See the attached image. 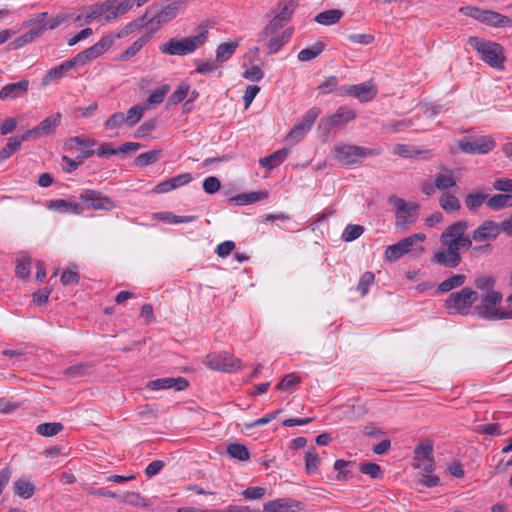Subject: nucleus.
Listing matches in <instances>:
<instances>
[{"instance_id": "59", "label": "nucleus", "mask_w": 512, "mask_h": 512, "mask_svg": "<svg viewBox=\"0 0 512 512\" xmlns=\"http://www.w3.org/2000/svg\"><path fill=\"white\" fill-rule=\"evenodd\" d=\"M456 185V181L451 174H439L435 178V187L439 190H446Z\"/></svg>"}, {"instance_id": "42", "label": "nucleus", "mask_w": 512, "mask_h": 512, "mask_svg": "<svg viewBox=\"0 0 512 512\" xmlns=\"http://www.w3.org/2000/svg\"><path fill=\"white\" fill-rule=\"evenodd\" d=\"M63 428L64 427L60 422H48L39 424L36 427V432L44 437H52L60 433Z\"/></svg>"}, {"instance_id": "16", "label": "nucleus", "mask_w": 512, "mask_h": 512, "mask_svg": "<svg viewBox=\"0 0 512 512\" xmlns=\"http://www.w3.org/2000/svg\"><path fill=\"white\" fill-rule=\"evenodd\" d=\"M189 386L188 381L184 377H167L159 378L149 381L147 388L151 390L170 389L174 388L176 391H183Z\"/></svg>"}, {"instance_id": "38", "label": "nucleus", "mask_w": 512, "mask_h": 512, "mask_svg": "<svg viewBox=\"0 0 512 512\" xmlns=\"http://www.w3.org/2000/svg\"><path fill=\"white\" fill-rule=\"evenodd\" d=\"M238 42H226L218 45L216 49V61L222 63L227 61L236 51Z\"/></svg>"}, {"instance_id": "7", "label": "nucleus", "mask_w": 512, "mask_h": 512, "mask_svg": "<svg viewBox=\"0 0 512 512\" xmlns=\"http://www.w3.org/2000/svg\"><path fill=\"white\" fill-rule=\"evenodd\" d=\"M356 118V112L347 107H339L336 112L330 116L321 118L318 124L319 136L326 141L334 128H340Z\"/></svg>"}, {"instance_id": "45", "label": "nucleus", "mask_w": 512, "mask_h": 512, "mask_svg": "<svg viewBox=\"0 0 512 512\" xmlns=\"http://www.w3.org/2000/svg\"><path fill=\"white\" fill-rule=\"evenodd\" d=\"M321 461L314 447H310L305 453V470L308 474L314 473Z\"/></svg>"}, {"instance_id": "62", "label": "nucleus", "mask_w": 512, "mask_h": 512, "mask_svg": "<svg viewBox=\"0 0 512 512\" xmlns=\"http://www.w3.org/2000/svg\"><path fill=\"white\" fill-rule=\"evenodd\" d=\"M476 431L480 434L490 435V436H494V435L500 436L505 433V432L501 431V425L499 423H490V424L479 425L477 427Z\"/></svg>"}, {"instance_id": "24", "label": "nucleus", "mask_w": 512, "mask_h": 512, "mask_svg": "<svg viewBox=\"0 0 512 512\" xmlns=\"http://www.w3.org/2000/svg\"><path fill=\"white\" fill-rule=\"evenodd\" d=\"M268 197L267 192L259 191V192H250V193H242L238 194L229 199V202L235 205H248L255 203L260 200H264Z\"/></svg>"}, {"instance_id": "19", "label": "nucleus", "mask_w": 512, "mask_h": 512, "mask_svg": "<svg viewBox=\"0 0 512 512\" xmlns=\"http://www.w3.org/2000/svg\"><path fill=\"white\" fill-rule=\"evenodd\" d=\"M29 86L28 80H21L19 82L9 83L2 87L0 90V99H16L24 95Z\"/></svg>"}, {"instance_id": "15", "label": "nucleus", "mask_w": 512, "mask_h": 512, "mask_svg": "<svg viewBox=\"0 0 512 512\" xmlns=\"http://www.w3.org/2000/svg\"><path fill=\"white\" fill-rule=\"evenodd\" d=\"M302 509V502L289 498L268 501L263 507L264 512H299Z\"/></svg>"}, {"instance_id": "39", "label": "nucleus", "mask_w": 512, "mask_h": 512, "mask_svg": "<svg viewBox=\"0 0 512 512\" xmlns=\"http://www.w3.org/2000/svg\"><path fill=\"white\" fill-rule=\"evenodd\" d=\"M440 207L447 213L458 211L461 207L458 198L450 193H442L439 198Z\"/></svg>"}, {"instance_id": "3", "label": "nucleus", "mask_w": 512, "mask_h": 512, "mask_svg": "<svg viewBox=\"0 0 512 512\" xmlns=\"http://www.w3.org/2000/svg\"><path fill=\"white\" fill-rule=\"evenodd\" d=\"M468 43L474 47V49L480 54L481 59L488 64L490 67L495 69H504L505 54L504 48L501 44L480 39L476 36H471L468 39Z\"/></svg>"}, {"instance_id": "18", "label": "nucleus", "mask_w": 512, "mask_h": 512, "mask_svg": "<svg viewBox=\"0 0 512 512\" xmlns=\"http://www.w3.org/2000/svg\"><path fill=\"white\" fill-rule=\"evenodd\" d=\"M343 94L354 96L361 102H367L376 96V90L369 83H361L346 87Z\"/></svg>"}, {"instance_id": "61", "label": "nucleus", "mask_w": 512, "mask_h": 512, "mask_svg": "<svg viewBox=\"0 0 512 512\" xmlns=\"http://www.w3.org/2000/svg\"><path fill=\"white\" fill-rule=\"evenodd\" d=\"M126 124L125 114L122 112L113 113L105 122V128L107 130H113Z\"/></svg>"}, {"instance_id": "56", "label": "nucleus", "mask_w": 512, "mask_h": 512, "mask_svg": "<svg viewBox=\"0 0 512 512\" xmlns=\"http://www.w3.org/2000/svg\"><path fill=\"white\" fill-rule=\"evenodd\" d=\"M158 121L156 118L149 119L141 124L135 131L134 136L136 138H144L149 135L150 132L156 129Z\"/></svg>"}, {"instance_id": "21", "label": "nucleus", "mask_w": 512, "mask_h": 512, "mask_svg": "<svg viewBox=\"0 0 512 512\" xmlns=\"http://www.w3.org/2000/svg\"><path fill=\"white\" fill-rule=\"evenodd\" d=\"M45 31L46 27L33 28L28 32L24 33L23 35L19 36L18 38L14 39L13 41H11L8 44L7 48L9 50H17L23 47L24 45L32 42L34 39L42 35Z\"/></svg>"}, {"instance_id": "64", "label": "nucleus", "mask_w": 512, "mask_h": 512, "mask_svg": "<svg viewBox=\"0 0 512 512\" xmlns=\"http://www.w3.org/2000/svg\"><path fill=\"white\" fill-rule=\"evenodd\" d=\"M30 258H22L17 261L16 275L19 278L25 279L30 275Z\"/></svg>"}, {"instance_id": "35", "label": "nucleus", "mask_w": 512, "mask_h": 512, "mask_svg": "<svg viewBox=\"0 0 512 512\" xmlns=\"http://www.w3.org/2000/svg\"><path fill=\"white\" fill-rule=\"evenodd\" d=\"M162 155L163 154H162L161 149L151 150V151L139 154L135 158L134 162H135V165L138 167H146V166L154 164L155 162L160 160L162 158Z\"/></svg>"}, {"instance_id": "33", "label": "nucleus", "mask_w": 512, "mask_h": 512, "mask_svg": "<svg viewBox=\"0 0 512 512\" xmlns=\"http://www.w3.org/2000/svg\"><path fill=\"white\" fill-rule=\"evenodd\" d=\"M487 206L495 211H498L504 207H512V195L510 194H496L487 198Z\"/></svg>"}, {"instance_id": "17", "label": "nucleus", "mask_w": 512, "mask_h": 512, "mask_svg": "<svg viewBox=\"0 0 512 512\" xmlns=\"http://www.w3.org/2000/svg\"><path fill=\"white\" fill-rule=\"evenodd\" d=\"M180 6L181 2L176 1L163 7L158 12H152L150 10H147L146 13H149V18H151V24L156 22L158 25H161L175 18L180 9Z\"/></svg>"}, {"instance_id": "44", "label": "nucleus", "mask_w": 512, "mask_h": 512, "mask_svg": "<svg viewBox=\"0 0 512 512\" xmlns=\"http://www.w3.org/2000/svg\"><path fill=\"white\" fill-rule=\"evenodd\" d=\"M415 458L424 459L426 461H433V445L431 441L426 440L424 442L419 443L415 449Z\"/></svg>"}, {"instance_id": "10", "label": "nucleus", "mask_w": 512, "mask_h": 512, "mask_svg": "<svg viewBox=\"0 0 512 512\" xmlns=\"http://www.w3.org/2000/svg\"><path fill=\"white\" fill-rule=\"evenodd\" d=\"M62 114L57 112L41 121L37 126L24 132V138L36 140L53 134L61 124Z\"/></svg>"}, {"instance_id": "28", "label": "nucleus", "mask_w": 512, "mask_h": 512, "mask_svg": "<svg viewBox=\"0 0 512 512\" xmlns=\"http://www.w3.org/2000/svg\"><path fill=\"white\" fill-rule=\"evenodd\" d=\"M151 18H149V13H145L142 17L138 18L135 21H132L128 23L125 27L121 29L116 35H114L115 38H122L128 36L130 33L136 31L137 29H140L144 26H147L151 24Z\"/></svg>"}, {"instance_id": "60", "label": "nucleus", "mask_w": 512, "mask_h": 512, "mask_svg": "<svg viewBox=\"0 0 512 512\" xmlns=\"http://www.w3.org/2000/svg\"><path fill=\"white\" fill-rule=\"evenodd\" d=\"M189 93V85L186 83L181 84L169 97L170 104H178L182 102Z\"/></svg>"}, {"instance_id": "47", "label": "nucleus", "mask_w": 512, "mask_h": 512, "mask_svg": "<svg viewBox=\"0 0 512 512\" xmlns=\"http://www.w3.org/2000/svg\"><path fill=\"white\" fill-rule=\"evenodd\" d=\"M145 107L142 105H135L131 107L125 114V121L128 127L135 126L143 117Z\"/></svg>"}, {"instance_id": "34", "label": "nucleus", "mask_w": 512, "mask_h": 512, "mask_svg": "<svg viewBox=\"0 0 512 512\" xmlns=\"http://www.w3.org/2000/svg\"><path fill=\"white\" fill-rule=\"evenodd\" d=\"M287 23L288 22L285 21V18L275 15L266 25V27L259 33V40H264L266 37L275 34Z\"/></svg>"}, {"instance_id": "48", "label": "nucleus", "mask_w": 512, "mask_h": 512, "mask_svg": "<svg viewBox=\"0 0 512 512\" xmlns=\"http://www.w3.org/2000/svg\"><path fill=\"white\" fill-rule=\"evenodd\" d=\"M216 59L215 60H194V65L196 66V73H199L201 75H208L210 73L215 72L219 66L217 65Z\"/></svg>"}, {"instance_id": "57", "label": "nucleus", "mask_w": 512, "mask_h": 512, "mask_svg": "<svg viewBox=\"0 0 512 512\" xmlns=\"http://www.w3.org/2000/svg\"><path fill=\"white\" fill-rule=\"evenodd\" d=\"M374 281H375L374 273H372L370 271H366L360 277L359 283L356 288L357 291H359L362 296L366 295L369 290V286L372 285L374 283Z\"/></svg>"}, {"instance_id": "26", "label": "nucleus", "mask_w": 512, "mask_h": 512, "mask_svg": "<svg viewBox=\"0 0 512 512\" xmlns=\"http://www.w3.org/2000/svg\"><path fill=\"white\" fill-rule=\"evenodd\" d=\"M343 14L342 10L329 9L318 13L315 17V21L323 26H331L338 23Z\"/></svg>"}, {"instance_id": "6", "label": "nucleus", "mask_w": 512, "mask_h": 512, "mask_svg": "<svg viewBox=\"0 0 512 512\" xmlns=\"http://www.w3.org/2000/svg\"><path fill=\"white\" fill-rule=\"evenodd\" d=\"M478 298L476 291L465 287L460 291L452 292L445 300L444 306L450 310L451 314L467 315Z\"/></svg>"}, {"instance_id": "12", "label": "nucleus", "mask_w": 512, "mask_h": 512, "mask_svg": "<svg viewBox=\"0 0 512 512\" xmlns=\"http://www.w3.org/2000/svg\"><path fill=\"white\" fill-rule=\"evenodd\" d=\"M80 200L94 210L110 211L115 208V203L109 197L94 190L87 189L80 194Z\"/></svg>"}, {"instance_id": "36", "label": "nucleus", "mask_w": 512, "mask_h": 512, "mask_svg": "<svg viewBox=\"0 0 512 512\" xmlns=\"http://www.w3.org/2000/svg\"><path fill=\"white\" fill-rule=\"evenodd\" d=\"M325 49V45L323 42H317L311 47L302 49L298 55L297 58L301 62L311 61L315 58H317Z\"/></svg>"}, {"instance_id": "22", "label": "nucleus", "mask_w": 512, "mask_h": 512, "mask_svg": "<svg viewBox=\"0 0 512 512\" xmlns=\"http://www.w3.org/2000/svg\"><path fill=\"white\" fill-rule=\"evenodd\" d=\"M481 23H485L494 27L512 26V20L509 17L492 10H484Z\"/></svg>"}, {"instance_id": "50", "label": "nucleus", "mask_w": 512, "mask_h": 512, "mask_svg": "<svg viewBox=\"0 0 512 512\" xmlns=\"http://www.w3.org/2000/svg\"><path fill=\"white\" fill-rule=\"evenodd\" d=\"M320 113L321 111L318 107H312L305 113V115L302 117L301 121L298 122V124H300L302 127H304V129H306L309 132L314 123L316 122Z\"/></svg>"}, {"instance_id": "58", "label": "nucleus", "mask_w": 512, "mask_h": 512, "mask_svg": "<svg viewBox=\"0 0 512 512\" xmlns=\"http://www.w3.org/2000/svg\"><path fill=\"white\" fill-rule=\"evenodd\" d=\"M298 383H300V377L295 373L287 374L283 377V379L277 384V390H289L294 388Z\"/></svg>"}, {"instance_id": "43", "label": "nucleus", "mask_w": 512, "mask_h": 512, "mask_svg": "<svg viewBox=\"0 0 512 512\" xmlns=\"http://www.w3.org/2000/svg\"><path fill=\"white\" fill-rule=\"evenodd\" d=\"M148 40L149 36L147 35L138 38L136 41L133 42L131 46H129L125 51L121 53L119 59L121 61H126L130 59L142 49V47L147 43Z\"/></svg>"}, {"instance_id": "20", "label": "nucleus", "mask_w": 512, "mask_h": 512, "mask_svg": "<svg viewBox=\"0 0 512 512\" xmlns=\"http://www.w3.org/2000/svg\"><path fill=\"white\" fill-rule=\"evenodd\" d=\"M113 35H106L102 37L96 44L84 50V54L87 55L88 61L94 60L101 56L107 51L113 44Z\"/></svg>"}, {"instance_id": "13", "label": "nucleus", "mask_w": 512, "mask_h": 512, "mask_svg": "<svg viewBox=\"0 0 512 512\" xmlns=\"http://www.w3.org/2000/svg\"><path fill=\"white\" fill-rule=\"evenodd\" d=\"M495 141L490 137L475 139L464 138L459 141V148L468 154H486L495 147Z\"/></svg>"}, {"instance_id": "52", "label": "nucleus", "mask_w": 512, "mask_h": 512, "mask_svg": "<svg viewBox=\"0 0 512 512\" xmlns=\"http://www.w3.org/2000/svg\"><path fill=\"white\" fill-rule=\"evenodd\" d=\"M361 473L369 475L373 479H380L383 476V471L381 467L372 462L362 463L359 467Z\"/></svg>"}, {"instance_id": "27", "label": "nucleus", "mask_w": 512, "mask_h": 512, "mask_svg": "<svg viewBox=\"0 0 512 512\" xmlns=\"http://www.w3.org/2000/svg\"><path fill=\"white\" fill-rule=\"evenodd\" d=\"M28 140L29 138H24V133L21 136L10 137L6 146L0 150V162L8 159L13 153L20 149L22 142Z\"/></svg>"}, {"instance_id": "31", "label": "nucleus", "mask_w": 512, "mask_h": 512, "mask_svg": "<svg viewBox=\"0 0 512 512\" xmlns=\"http://www.w3.org/2000/svg\"><path fill=\"white\" fill-rule=\"evenodd\" d=\"M153 218L170 224H179L192 222L197 219V216H177L172 212L164 211L154 213Z\"/></svg>"}, {"instance_id": "32", "label": "nucleus", "mask_w": 512, "mask_h": 512, "mask_svg": "<svg viewBox=\"0 0 512 512\" xmlns=\"http://www.w3.org/2000/svg\"><path fill=\"white\" fill-rule=\"evenodd\" d=\"M465 282L466 276L464 274H456L442 281L438 285L436 291L440 294H444L451 291L454 288L462 286Z\"/></svg>"}, {"instance_id": "1", "label": "nucleus", "mask_w": 512, "mask_h": 512, "mask_svg": "<svg viewBox=\"0 0 512 512\" xmlns=\"http://www.w3.org/2000/svg\"><path fill=\"white\" fill-rule=\"evenodd\" d=\"M468 223L459 220L448 226L440 236L442 250L431 257L433 264L446 268H456L462 262L461 249L472 248V239L465 235Z\"/></svg>"}, {"instance_id": "2", "label": "nucleus", "mask_w": 512, "mask_h": 512, "mask_svg": "<svg viewBox=\"0 0 512 512\" xmlns=\"http://www.w3.org/2000/svg\"><path fill=\"white\" fill-rule=\"evenodd\" d=\"M208 34L207 26L200 25L199 31L196 35L182 39L171 38L160 46V51L163 54L171 56H184L191 54L206 43Z\"/></svg>"}, {"instance_id": "9", "label": "nucleus", "mask_w": 512, "mask_h": 512, "mask_svg": "<svg viewBox=\"0 0 512 512\" xmlns=\"http://www.w3.org/2000/svg\"><path fill=\"white\" fill-rule=\"evenodd\" d=\"M426 239L425 234L416 233L405 237L393 245H389L384 252V257L389 262H395L404 254L410 251V248L417 242H423Z\"/></svg>"}, {"instance_id": "5", "label": "nucleus", "mask_w": 512, "mask_h": 512, "mask_svg": "<svg viewBox=\"0 0 512 512\" xmlns=\"http://www.w3.org/2000/svg\"><path fill=\"white\" fill-rule=\"evenodd\" d=\"M388 201L394 204L396 229L401 232L407 231L418 219L419 205L413 202H406L395 195L390 196Z\"/></svg>"}, {"instance_id": "53", "label": "nucleus", "mask_w": 512, "mask_h": 512, "mask_svg": "<svg viewBox=\"0 0 512 512\" xmlns=\"http://www.w3.org/2000/svg\"><path fill=\"white\" fill-rule=\"evenodd\" d=\"M364 232V227L361 225L349 224L344 229L342 238L346 242H351L359 238Z\"/></svg>"}, {"instance_id": "25", "label": "nucleus", "mask_w": 512, "mask_h": 512, "mask_svg": "<svg viewBox=\"0 0 512 512\" xmlns=\"http://www.w3.org/2000/svg\"><path fill=\"white\" fill-rule=\"evenodd\" d=\"M288 154L289 150L283 148L273 152L267 157L261 158L259 162L263 168L271 170L274 167L278 166L280 163H282L287 158Z\"/></svg>"}, {"instance_id": "49", "label": "nucleus", "mask_w": 512, "mask_h": 512, "mask_svg": "<svg viewBox=\"0 0 512 512\" xmlns=\"http://www.w3.org/2000/svg\"><path fill=\"white\" fill-rule=\"evenodd\" d=\"M488 195L477 192L468 194L465 198V205L470 211H476L485 201H487Z\"/></svg>"}, {"instance_id": "4", "label": "nucleus", "mask_w": 512, "mask_h": 512, "mask_svg": "<svg viewBox=\"0 0 512 512\" xmlns=\"http://www.w3.org/2000/svg\"><path fill=\"white\" fill-rule=\"evenodd\" d=\"M502 293L498 291H488L482 296L481 304L474 308L475 313L482 319L488 321H497L504 319H512V310H501L495 308L502 301Z\"/></svg>"}, {"instance_id": "8", "label": "nucleus", "mask_w": 512, "mask_h": 512, "mask_svg": "<svg viewBox=\"0 0 512 512\" xmlns=\"http://www.w3.org/2000/svg\"><path fill=\"white\" fill-rule=\"evenodd\" d=\"M378 154V152L361 146L342 144L334 148V156L338 162L344 165H352L367 156Z\"/></svg>"}, {"instance_id": "11", "label": "nucleus", "mask_w": 512, "mask_h": 512, "mask_svg": "<svg viewBox=\"0 0 512 512\" xmlns=\"http://www.w3.org/2000/svg\"><path fill=\"white\" fill-rule=\"evenodd\" d=\"M241 360L233 355L222 352L208 356L207 366L213 370L222 372H234L240 368Z\"/></svg>"}, {"instance_id": "29", "label": "nucleus", "mask_w": 512, "mask_h": 512, "mask_svg": "<svg viewBox=\"0 0 512 512\" xmlns=\"http://www.w3.org/2000/svg\"><path fill=\"white\" fill-rule=\"evenodd\" d=\"M393 153L404 158H413L421 154H424L423 159L430 157L428 155L429 151H421L416 146L407 144H396L393 148Z\"/></svg>"}, {"instance_id": "46", "label": "nucleus", "mask_w": 512, "mask_h": 512, "mask_svg": "<svg viewBox=\"0 0 512 512\" xmlns=\"http://www.w3.org/2000/svg\"><path fill=\"white\" fill-rule=\"evenodd\" d=\"M47 207L49 209H53L62 213L67 212L69 210L77 212V210L79 209V204L69 202L65 199H57L49 201Z\"/></svg>"}, {"instance_id": "51", "label": "nucleus", "mask_w": 512, "mask_h": 512, "mask_svg": "<svg viewBox=\"0 0 512 512\" xmlns=\"http://www.w3.org/2000/svg\"><path fill=\"white\" fill-rule=\"evenodd\" d=\"M495 283L496 279L492 275H481L475 279V287L486 293L488 291H494Z\"/></svg>"}, {"instance_id": "37", "label": "nucleus", "mask_w": 512, "mask_h": 512, "mask_svg": "<svg viewBox=\"0 0 512 512\" xmlns=\"http://www.w3.org/2000/svg\"><path fill=\"white\" fill-rule=\"evenodd\" d=\"M226 451L231 458L238 461H248L250 459V453L244 444L230 443Z\"/></svg>"}, {"instance_id": "41", "label": "nucleus", "mask_w": 512, "mask_h": 512, "mask_svg": "<svg viewBox=\"0 0 512 512\" xmlns=\"http://www.w3.org/2000/svg\"><path fill=\"white\" fill-rule=\"evenodd\" d=\"M14 493L23 499H29L35 493V486L29 481L20 479L14 483Z\"/></svg>"}, {"instance_id": "14", "label": "nucleus", "mask_w": 512, "mask_h": 512, "mask_svg": "<svg viewBox=\"0 0 512 512\" xmlns=\"http://www.w3.org/2000/svg\"><path fill=\"white\" fill-rule=\"evenodd\" d=\"M501 231L505 233L504 221L496 223L492 220H486L473 231L472 239L478 242L496 239Z\"/></svg>"}, {"instance_id": "54", "label": "nucleus", "mask_w": 512, "mask_h": 512, "mask_svg": "<svg viewBox=\"0 0 512 512\" xmlns=\"http://www.w3.org/2000/svg\"><path fill=\"white\" fill-rule=\"evenodd\" d=\"M169 85H162L156 88L147 98L149 105H158L163 102L166 94L169 92Z\"/></svg>"}, {"instance_id": "63", "label": "nucleus", "mask_w": 512, "mask_h": 512, "mask_svg": "<svg viewBox=\"0 0 512 512\" xmlns=\"http://www.w3.org/2000/svg\"><path fill=\"white\" fill-rule=\"evenodd\" d=\"M307 133H308V131L306 129H304V127H302L300 124L297 123L287 134L286 139L289 141H292L294 143H298L304 138V136Z\"/></svg>"}, {"instance_id": "30", "label": "nucleus", "mask_w": 512, "mask_h": 512, "mask_svg": "<svg viewBox=\"0 0 512 512\" xmlns=\"http://www.w3.org/2000/svg\"><path fill=\"white\" fill-rule=\"evenodd\" d=\"M71 70L67 61L62 62L60 65L51 68L46 75L42 78L41 84L43 86L49 85L52 81L60 80L66 72Z\"/></svg>"}, {"instance_id": "55", "label": "nucleus", "mask_w": 512, "mask_h": 512, "mask_svg": "<svg viewBox=\"0 0 512 512\" xmlns=\"http://www.w3.org/2000/svg\"><path fill=\"white\" fill-rule=\"evenodd\" d=\"M89 365L86 363H79L73 366H70L64 370V374L70 378H80L85 376L88 373Z\"/></svg>"}, {"instance_id": "40", "label": "nucleus", "mask_w": 512, "mask_h": 512, "mask_svg": "<svg viewBox=\"0 0 512 512\" xmlns=\"http://www.w3.org/2000/svg\"><path fill=\"white\" fill-rule=\"evenodd\" d=\"M97 141L93 138L84 137V136H75L70 137L65 142V147L68 150L80 149L89 146H95Z\"/></svg>"}, {"instance_id": "23", "label": "nucleus", "mask_w": 512, "mask_h": 512, "mask_svg": "<svg viewBox=\"0 0 512 512\" xmlns=\"http://www.w3.org/2000/svg\"><path fill=\"white\" fill-rule=\"evenodd\" d=\"M293 33L292 28H286L282 33L278 36L272 37L266 44L267 46V55H272L277 53L284 44H286L291 38Z\"/></svg>"}]
</instances>
